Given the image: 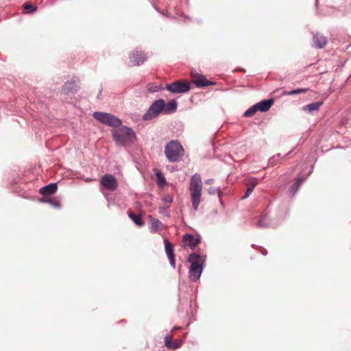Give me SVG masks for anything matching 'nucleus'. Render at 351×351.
Here are the masks:
<instances>
[{
	"label": "nucleus",
	"instance_id": "f704fd0d",
	"mask_svg": "<svg viewBox=\"0 0 351 351\" xmlns=\"http://www.w3.org/2000/svg\"><path fill=\"white\" fill-rule=\"evenodd\" d=\"M165 204H170L173 202V197L171 195H167L162 199Z\"/></svg>",
	"mask_w": 351,
	"mask_h": 351
},
{
	"label": "nucleus",
	"instance_id": "9b49d317",
	"mask_svg": "<svg viewBox=\"0 0 351 351\" xmlns=\"http://www.w3.org/2000/svg\"><path fill=\"white\" fill-rule=\"evenodd\" d=\"M182 242L184 243V246L189 247L191 249H194L200 243V239L199 238H195L191 234H185L183 235Z\"/></svg>",
	"mask_w": 351,
	"mask_h": 351
},
{
	"label": "nucleus",
	"instance_id": "2f4dec72",
	"mask_svg": "<svg viewBox=\"0 0 351 351\" xmlns=\"http://www.w3.org/2000/svg\"><path fill=\"white\" fill-rule=\"evenodd\" d=\"M158 209H159L160 213L163 215L164 216H166L167 217H169L170 216L169 211L167 207L159 206Z\"/></svg>",
	"mask_w": 351,
	"mask_h": 351
},
{
	"label": "nucleus",
	"instance_id": "f03ea898",
	"mask_svg": "<svg viewBox=\"0 0 351 351\" xmlns=\"http://www.w3.org/2000/svg\"><path fill=\"white\" fill-rule=\"evenodd\" d=\"M202 191V182L201 176L196 173L192 176L189 184V191L191 193L192 206L195 210H197L199 206Z\"/></svg>",
	"mask_w": 351,
	"mask_h": 351
},
{
	"label": "nucleus",
	"instance_id": "0eeeda50",
	"mask_svg": "<svg viewBox=\"0 0 351 351\" xmlns=\"http://www.w3.org/2000/svg\"><path fill=\"white\" fill-rule=\"evenodd\" d=\"M100 183L104 188L111 191H115L118 186L117 180L111 174L104 175L101 178Z\"/></svg>",
	"mask_w": 351,
	"mask_h": 351
},
{
	"label": "nucleus",
	"instance_id": "a878e982",
	"mask_svg": "<svg viewBox=\"0 0 351 351\" xmlns=\"http://www.w3.org/2000/svg\"><path fill=\"white\" fill-rule=\"evenodd\" d=\"M257 111H259L258 108V106L254 104V106L249 108L243 114V116L245 117H252Z\"/></svg>",
	"mask_w": 351,
	"mask_h": 351
},
{
	"label": "nucleus",
	"instance_id": "c9c22d12",
	"mask_svg": "<svg viewBox=\"0 0 351 351\" xmlns=\"http://www.w3.org/2000/svg\"><path fill=\"white\" fill-rule=\"evenodd\" d=\"M169 260V263H170V265L172 267L175 268L176 267V260H175V255H173L171 256H167Z\"/></svg>",
	"mask_w": 351,
	"mask_h": 351
},
{
	"label": "nucleus",
	"instance_id": "7c9ffc66",
	"mask_svg": "<svg viewBox=\"0 0 351 351\" xmlns=\"http://www.w3.org/2000/svg\"><path fill=\"white\" fill-rule=\"evenodd\" d=\"M208 192L209 194L210 195H215L217 194L218 195V197H219L220 195H221V191H220V188H213V187H210L208 189Z\"/></svg>",
	"mask_w": 351,
	"mask_h": 351
},
{
	"label": "nucleus",
	"instance_id": "393cba45",
	"mask_svg": "<svg viewBox=\"0 0 351 351\" xmlns=\"http://www.w3.org/2000/svg\"><path fill=\"white\" fill-rule=\"evenodd\" d=\"M304 180L299 178L297 181L291 185L290 187V193L292 194V195H294L296 194V193L298 191V189L300 187V185Z\"/></svg>",
	"mask_w": 351,
	"mask_h": 351
},
{
	"label": "nucleus",
	"instance_id": "4be33fe9",
	"mask_svg": "<svg viewBox=\"0 0 351 351\" xmlns=\"http://www.w3.org/2000/svg\"><path fill=\"white\" fill-rule=\"evenodd\" d=\"M128 216L136 226L142 227L145 225V222L142 219L141 215H136L134 213H130Z\"/></svg>",
	"mask_w": 351,
	"mask_h": 351
},
{
	"label": "nucleus",
	"instance_id": "6e6552de",
	"mask_svg": "<svg viewBox=\"0 0 351 351\" xmlns=\"http://www.w3.org/2000/svg\"><path fill=\"white\" fill-rule=\"evenodd\" d=\"M206 256L199 254L197 252L191 253L188 257V261L191 263V267H197L202 265H206Z\"/></svg>",
	"mask_w": 351,
	"mask_h": 351
},
{
	"label": "nucleus",
	"instance_id": "cd10ccee",
	"mask_svg": "<svg viewBox=\"0 0 351 351\" xmlns=\"http://www.w3.org/2000/svg\"><path fill=\"white\" fill-rule=\"evenodd\" d=\"M147 89L149 93H156L162 89V86L151 83L148 84Z\"/></svg>",
	"mask_w": 351,
	"mask_h": 351
},
{
	"label": "nucleus",
	"instance_id": "e433bc0d",
	"mask_svg": "<svg viewBox=\"0 0 351 351\" xmlns=\"http://www.w3.org/2000/svg\"><path fill=\"white\" fill-rule=\"evenodd\" d=\"M214 182V179L213 178H210V179H208L205 181V183L207 184H212Z\"/></svg>",
	"mask_w": 351,
	"mask_h": 351
},
{
	"label": "nucleus",
	"instance_id": "c85d7f7f",
	"mask_svg": "<svg viewBox=\"0 0 351 351\" xmlns=\"http://www.w3.org/2000/svg\"><path fill=\"white\" fill-rule=\"evenodd\" d=\"M306 91H307V89H306V88H298V89H295V90H291V91H287L286 93V95H298V94L304 93H306Z\"/></svg>",
	"mask_w": 351,
	"mask_h": 351
},
{
	"label": "nucleus",
	"instance_id": "2eb2a0df",
	"mask_svg": "<svg viewBox=\"0 0 351 351\" xmlns=\"http://www.w3.org/2000/svg\"><path fill=\"white\" fill-rule=\"evenodd\" d=\"M164 343L166 347L169 349H177L182 346L183 344V341L180 339H176L175 341L172 340V338L170 335H167L165 337Z\"/></svg>",
	"mask_w": 351,
	"mask_h": 351
},
{
	"label": "nucleus",
	"instance_id": "473e14b6",
	"mask_svg": "<svg viewBox=\"0 0 351 351\" xmlns=\"http://www.w3.org/2000/svg\"><path fill=\"white\" fill-rule=\"evenodd\" d=\"M23 8L25 10H28V13H33L36 11V8L34 5L28 3H24Z\"/></svg>",
	"mask_w": 351,
	"mask_h": 351
},
{
	"label": "nucleus",
	"instance_id": "412c9836",
	"mask_svg": "<svg viewBox=\"0 0 351 351\" xmlns=\"http://www.w3.org/2000/svg\"><path fill=\"white\" fill-rule=\"evenodd\" d=\"M257 226L260 228H269L272 227L273 223L267 215H263L259 219Z\"/></svg>",
	"mask_w": 351,
	"mask_h": 351
},
{
	"label": "nucleus",
	"instance_id": "20e7f679",
	"mask_svg": "<svg viewBox=\"0 0 351 351\" xmlns=\"http://www.w3.org/2000/svg\"><path fill=\"white\" fill-rule=\"evenodd\" d=\"M93 117L100 123L108 126L118 128L122 124V121L119 118L110 113L95 112Z\"/></svg>",
	"mask_w": 351,
	"mask_h": 351
},
{
	"label": "nucleus",
	"instance_id": "f8f14e48",
	"mask_svg": "<svg viewBox=\"0 0 351 351\" xmlns=\"http://www.w3.org/2000/svg\"><path fill=\"white\" fill-rule=\"evenodd\" d=\"M80 88L78 82L71 80L65 82L62 86V91L64 94L75 93Z\"/></svg>",
	"mask_w": 351,
	"mask_h": 351
},
{
	"label": "nucleus",
	"instance_id": "aec40b11",
	"mask_svg": "<svg viewBox=\"0 0 351 351\" xmlns=\"http://www.w3.org/2000/svg\"><path fill=\"white\" fill-rule=\"evenodd\" d=\"M322 105V102H313L303 106L302 109L304 111H306L310 114H313V112H318Z\"/></svg>",
	"mask_w": 351,
	"mask_h": 351
},
{
	"label": "nucleus",
	"instance_id": "f3484780",
	"mask_svg": "<svg viewBox=\"0 0 351 351\" xmlns=\"http://www.w3.org/2000/svg\"><path fill=\"white\" fill-rule=\"evenodd\" d=\"M178 108V103L176 100L173 99L167 101L166 104L164 101L163 114H170L175 112Z\"/></svg>",
	"mask_w": 351,
	"mask_h": 351
},
{
	"label": "nucleus",
	"instance_id": "f257e3e1",
	"mask_svg": "<svg viewBox=\"0 0 351 351\" xmlns=\"http://www.w3.org/2000/svg\"><path fill=\"white\" fill-rule=\"evenodd\" d=\"M112 136L116 145L126 147L134 143L136 135L134 131L125 125H121L112 132Z\"/></svg>",
	"mask_w": 351,
	"mask_h": 351
},
{
	"label": "nucleus",
	"instance_id": "9d476101",
	"mask_svg": "<svg viewBox=\"0 0 351 351\" xmlns=\"http://www.w3.org/2000/svg\"><path fill=\"white\" fill-rule=\"evenodd\" d=\"M130 61L133 63V65L138 66L142 64L145 61L147 60V57L144 53L141 51L134 50L132 51L129 56Z\"/></svg>",
	"mask_w": 351,
	"mask_h": 351
},
{
	"label": "nucleus",
	"instance_id": "c756f323",
	"mask_svg": "<svg viewBox=\"0 0 351 351\" xmlns=\"http://www.w3.org/2000/svg\"><path fill=\"white\" fill-rule=\"evenodd\" d=\"M156 176H157V183L159 185H164L166 184V180L160 172L156 173Z\"/></svg>",
	"mask_w": 351,
	"mask_h": 351
},
{
	"label": "nucleus",
	"instance_id": "5701e85b",
	"mask_svg": "<svg viewBox=\"0 0 351 351\" xmlns=\"http://www.w3.org/2000/svg\"><path fill=\"white\" fill-rule=\"evenodd\" d=\"M40 202L43 203H48L52 207L56 208H60L61 207L60 203L52 198L47 197H43L40 199Z\"/></svg>",
	"mask_w": 351,
	"mask_h": 351
},
{
	"label": "nucleus",
	"instance_id": "58836bf2",
	"mask_svg": "<svg viewBox=\"0 0 351 351\" xmlns=\"http://www.w3.org/2000/svg\"><path fill=\"white\" fill-rule=\"evenodd\" d=\"M101 90H99V93L97 95V98H99V97H101Z\"/></svg>",
	"mask_w": 351,
	"mask_h": 351
},
{
	"label": "nucleus",
	"instance_id": "6ab92c4d",
	"mask_svg": "<svg viewBox=\"0 0 351 351\" xmlns=\"http://www.w3.org/2000/svg\"><path fill=\"white\" fill-rule=\"evenodd\" d=\"M274 100L272 99L262 100L257 103L258 108L260 112H267L272 106Z\"/></svg>",
	"mask_w": 351,
	"mask_h": 351
},
{
	"label": "nucleus",
	"instance_id": "7ed1b4c3",
	"mask_svg": "<svg viewBox=\"0 0 351 351\" xmlns=\"http://www.w3.org/2000/svg\"><path fill=\"white\" fill-rule=\"evenodd\" d=\"M165 154L170 162H176L184 154V149L178 141L172 140L165 147Z\"/></svg>",
	"mask_w": 351,
	"mask_h": 351
},
{
	"label": "nucleus",
	"instance_id": "a211bd4d",
	"mask_svg": "<svg viewBox=\"0 0 351 351\" xmlns=\"http://www.w3.org/2000/svg\"><path fill=\"white\" fill-rule=\"evenodd\" d=\"M151 218V226H150V231L152 233H156L160 231L163 228V223L159 221L158 219Z\"/></svg>",
	"mask_w": 351,
	"mask_h": 351
},
{
	"label": "nucleus",
	"instance_id": "4468645a",
	"mask_svg": "<svg viewBox=\"0 0 351 351\" xmlns=\"http://www.w3.org/2000/svg\"><path fill=\"white\" fill-rule=\"evenodd\" d=\"M206 265H202V266H199V267H190L189 271V278L193 282H195L198 279H199V278H200V276H201V275L202 274L204 267Z\"/></svg>",
	"mask_w": 351,
	"mask_h": 351
},
{
	"label": "nucleus",
	"instance_id": "1a4fd4ad",
	"mask_svg": "<svg viewBox=\"0 0 351 351\" xmlns=\"http://www.w3.org/2000/svg\"><path fill=\"white\" fill-rule=\"evenodd\" d=\"M192 82L197 87H205L210 85H215L216 82H211L206 78L205 76L196 73L191 76Z\"/></svg>",
	"mask_w": 351,
	"mask_h": 351
},
{
	"label": "nucleus",
	"instance_id": "dca6fc26",
	"mask_svg": "<svg viewBox=\"0 0 351 351\" xmlns=\"http://www.w3.org/2000/svg\"><path fill=\"white\" fill-rule=\"evenodd\" d=\"M58 189V185L56 183H50L43 187H42L39 192L43 195L44 197L52 195L56 192Z\"/></svg>",
	"mask_w": 351,
	"mask_h": 351
},
{
	"label": "nucleus",
	"instance_id": "b1692460",
	"mask_svg": "<svg viewBox=\"0 0 351 351\" xmlns=\"http://www.w3.org/2000/svg\"><path fill=\"white\" fill-rule=\"evenodd\" d=\"M165 250L167 256L174 255V248L167 239H164Z\"/></svg>",
	"mask_w": 351,
	"mask_h": 351
},
{
	"label": "nucleus",
	"instance_id": "ddd939ff",
	"mask_svg": "<svg viewBox=\"0 0 351 351\" xmlns=\"http://www.w3.org/2000/svg\"><path fill=\"white\" fill-rule=\"evenodd\" d=\"M313 47L317 49L324 48L327 44V38L316 33L313 37Z\"/></svg>",
	"mask_w": 351,
	"mask_h": 351
},
{
	"label": "nucleus",
	"instance_id": "4c0bfd02",
	"mask_svg": "<svg viewBox=\"0 0 351 351\" xmlns=\"http://www.w3.org/2000/svg\"><path fill=\"white\" fill-rule=\"evenodd\" d=\"M178 328H178V327H176H176H173V328H172V330H171V332H173V331L176 330H178Z\"/></svg>",
	"mask_w": 351,
	"mask_h": 351
},
{
	"label": "nucleus",
	"instance_id": "72a5a7b5",
	"mask_svg": "<svg viewBox=\"0 0 351 351\" xmlns=\"http://www.w3.org/2000/svg\"><path fill=\"white\" fill-rule=\"evenodd\" d=\"M280 155L277 154L276 156H273L269 160V163L270 165H275L276 163V162L278 161L280 159Z\"/></svg>",
	"mask_w": 351,
	"mask_h": 351
},
{
	"label": "nucleus",
	"instance_id": "39448f33",
	"mask_svg": "<svg viewBox=\"0 0 351 351\" xmlns=\"http://www.w3.org/2000/svg\"><path fill=\"white\" fill-rule=\"evenodd\" d=\"M164 99H158L155 100L147 110L143 116L144 121H149L157 117L159 114H163Z\"/></svg>",
	"mask_w": 351,
	"mask_h": 351
},
{
	"label": "nucleus",
	"instance_id": "bb28decb",
	"mask_svg": "<svg viewBox=\"0 0 351 351\" xmlns=\"http://www.w3.org/2000/svg\"><path fill=\"white\" fill-rule=\"evenodd\" d=\"M256 184L257 182L256 180H253L251 185L247 187L245 195L242 197L243 199L247 198L251 195Z\"/></svg>",
	"mask_w": 351,
	"mask_h": 351
},
{
	"label": "nucleus",
	"instance_id": "423d86ee",
	"mask_svg": "<svg viewBox=\"0 0 351 351\" xmlns=\"http://www.w3.org/2000/svg\"><path fill=\"white\" fill-rule=\"evenodd\" d=\"M165 88L173 93H186L190 90V84L177 80L167 84Z\"/></svg>",
	"mask_w": 351,
	"mask_h": 351
}]
</instances>
